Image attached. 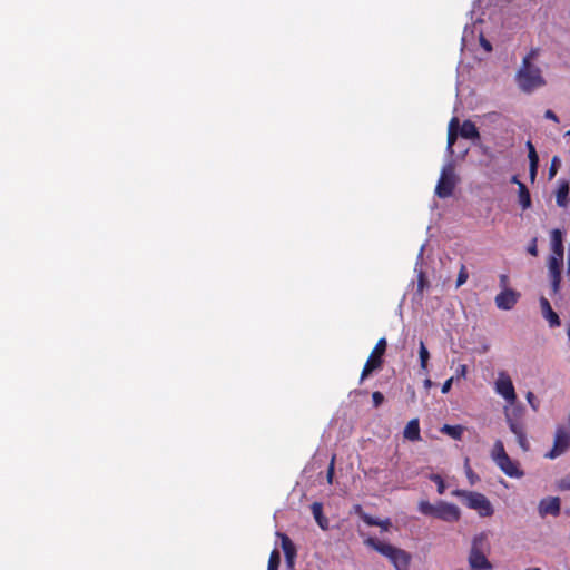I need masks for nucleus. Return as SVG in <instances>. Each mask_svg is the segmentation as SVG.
Returning <instances> with one entry per match:
<instances>
[{"mask_svg": "<svg viewBox=\"0 0 570 570\" xmlns=\"http://www.w3.org/2000/svg\"><path fill=\"white\" fill-rule=\"evenodd\" d=\"M538 55L539 49H531L530 52L523 58L522 66L517 73L518 85L524 92H531L546 83L540 68L533 66L531 62L537 58Z\"/></svg>", "mask_w": 570, "mask_h": 570, "instance_id": "obj_1", "label": "nucleus"}, {"mask_svg": "<svg viewBox=\"0 0 570 570\" xmlns=\"http://www.w3.org/2000/svg\"><path fill=\"white\" fill-rule=\"evenodd\" d=\"M364 544L387 558L395 570H410L412 556L407 551L373 537L365 539Z\"/></svg>", "mask_w": 570, "mask_h": 570, "instance_id": "obj_2", "label": "nucleus"}, {"mask_svg": "<svg viewBox=\"0 0 570 570\" xmlns=\"http://www.w3.org/2000/svg\"><path fill=\"white\" fill-rule=\"evenodd\" d=\"M490 550L491 546L487 532L482 531L472 538L468 557L471 570H492L493 566L488 559Z\"/></svg>", "mask_w": 570, "mask_h": 570, "instance_id": "obj_3", "label": "nucleus"}, {"mask_svg": "<svg viewBox=\"0 0 570 570\" xmlns=\"http://www.w3.org/2000/svg\"><path fill=\"white\" fill-rule=\"evenodd\" d=\"M417 509L422 514L440 519L444 522H456L461 518V511L455 504L442 500L435 504L422 500L419 502Z\"/></svg>", "mask_w": 570, "mask_h": 570, "instance_id": "obj_4", "label": "nucleus"}, {"mask_svg": "<svg viewBox=\"0 0 570 570\" xmlns=\"http://www.w3.org/2000/svg\"><path fill=\"white\" fill-rule=\"evenodd\" d=\"M452 495L461 498L465 507L475 510L482 518L491 517L494 509L490 500L480 492L456 489Z\"/></svg>", "mask_w": 570, "mask_h": 570, "instance_id": "obj_5", "label": "nucleus"}, {"mask_svg": "<svg viewBox=\"0 0 570 570\" xmlns=\"http://www.w3.org/2000/svg\"><path fill=\"white\" fill-rule=\"evenodd\" d=\"M491 458L505 475L517 479H520L524 475V472L519 468V463L511 460V458L505 452L503 442L501 440H497L494 442L491 451Z\"/></svg>", "mask_w": 570, "mask_h": 570, "instance_id": "obj_6", "label": "nucleus"}, {"mask_svg": "<svg viewBox=\"0 0 570 570\" xmlns=\"http://www.w3.org/2000/svg\"><path fill=\"white\" fill-rule=\"evenodd\" d=\"M386 340L384 337L380 338L374 348L372 350L367 361L364 364V367L361 373V381H364L370 374H372L374 371H377L383 365V356L386 351Z\"/></svg>", "mask_w": 570, "mask_h": 570, "instance_id": "obj_7", "label": "nucleus"}, {"mask_svg": "<svg viewBox=\"0 0 570 570\" xmlns=\"http://www.w3.org/2000/svg\"><path fill=\"white\" fill-rule=\"evenodd\" d=\"M505 420L508 422V425L510 428V431L517 436V441L520 445V448L523 451H529L530 444L527 439L524 425L517 420V417L521 414V409L517 407L512 410V413L505 409Z\"/></svg>", "mask_w": 570, "mask_h": 570, "instance_id": "obj_8", "label": "nucleus"}, {"mask_svg": "<svg viewBox=\"0 0 570 570\" xmlns=\"http://www.w3.org/2000/svg\"><path fill=\"white\" fill-rule=\"evenodd\" d=\"M570 448V426H558L554 434L553 446L546 454L548 459H556L562 455Z\"/></svg>", "mask_w": 570, "mask_h": 570, "instance_id": "obj_9", "label": "nucleus"}, {"mask_svg": "<svg viewBox=\"0 0 570 570\" xmlns=\"http://www.w3.org/2000/svg\"><path fill=\"white\" fill-rule=\"evenodd\" d=\"M495 392L501 395L510 405H513L517 401L515 390L512 380L505 372H500L499 377L495 381Z\"/></svg>", "mask_w": 570, "mask_h": 570, "instance_id": "obj_10", "label": "nucleus"}, {"mask_svg": "<svg viewBox=\"0 0 570 570\" xmlns=\"http://www.w3.org/2000/svg\"><path fill=\"white\" fill-rule=\"evenodd\" d=\"M455 188V177L452 167L444 168L435 187V194L440 198H448Z\"/></svg>", "mask_w": 570, "mask_h": 570, "instance_id": "obj_11", "label": "nucleus"}, {"mask_svg": "<svg viewBox=\"0 0 570 570\" xmlns=\"http://www.w3.org/2000/svg\"><path fill=\"white\" fill-rule=\"evenodd\" d=\"M520 297V294L511 288H504L495 296V305L499 309L503 311H510L512 309L515 304L518 303V299Z\"/></svg>", "mask_w": 570, "mask_h": 570, "instance_id": "obj_12", "label": "nucleus"}, {"mask_svg": "<svg viewBox=\"0 0 570 570\" xmlns=\"http://www.w3.org/2000/svg\"><path fill=\"white\" fill-rule=\"evenodd\" d=\"M277 535L281 539V546L285 554L286 563L288 568L292 569L296 558V548L287 534L277 532Z\"/></svg>", "mask_w": 570, "mask_h": 570, "instance_id": "obj_13", "label": "nucleus"}, {"mask_svg": "<svg viewBox=\"0 0 570 570\" xmlns=\"http://www.w3.org/2000/svg\"><path fill=\"white\" fill-rule=\"evenodd\" d=\"M539 513L542 517L547 514L558 515L560 513V499L557 497L542 499L539 504Z\"/></svg>", "mask_w": 570, "mask_h": 570, "instance_id": "obj_14", "label": "nucleus"}, {"mask_svg": "<svg viewBox=\"0 0 570 570\" xmlns=\"http://www.w3.org/2000/svg\"><path fill=\"white\" fill-rule=\"evenodd\" d=\"M540 307L542 316L549 322L550 327L560 326L559 315L552 309L549 301L543 296L540 298Z\"/></svg>", "mask_w": 570, "mask_h": 570, "instance_id": "obj_15", "label": "nucleus"}, {"mask_svg": "<svg viewBox=\"0 0 570 570\" xmlns=\"http://www.w3.org/2000/svg\"><path fill=\"white\" fill-rule=\"evenodd\" d=\"M459 134L464 139L475 140L480 138L475 124L469 119L464 120L462 125L459 124Z\"/></svg>", "mask_w": 570, "mask_h": 570, "instance_id": "obj_16", "label": "nucleus"}, {"mask_svg": "<svg viewBox=\"0 0 570 570\" xmlns=\"http://www.w3.org/2000/svg\"><path fill=\"white\" fill-rule=\"evenodd\" d=\"M404 439L416 442L421 440V432H420V422L419 419H412L407 422L404 431H403Z\"/></svg>", "mask_w": 570, "mask_h": 570, "instance_id": "obj_17", "label": "nucleus"}, {"mask_svg": "<svg viewBox=\"0 0 570 570\" xmlns=\"http://www.w3.org/2000/svg\"><path fill=\"white\" fill-rule=\"evenodd\" d=\"M459 118L453 117L451 118L449 126H448V151L452 155L453 154V146L458 139L459 136Z\"/></svg>", "mask_w": 570, "mask_h": 570, "instance_id": "obj_18", "label": "nucleus"}, {"mask_svg": "<svg viewBox=\"0 0 570 570\" xmlns=\"http://www.w3.org/2000/svg\"><path fill=\"white\" fill-rule=\"evenodd\" d=\"M551 250L553 255L562 256L564 254L563 234L560 229L556 228L551 232Z\"/></svg>", "mask_w": 570, "mask_h": 570, "instance_id": "obj_19", "label": "nucleus"}, {"mask_svg": "<svg viewBox=\"0 0 570 570\" xmlns=\"http://www.w3.org/2000/svg\"><path fill=\"white\" fill-rule=\"evenodd\" d=\"M312 513L314 515V519L316 523L320 525L321 529L327 530L328 529V520L323 514V504L321 502H314L311 505Z\"/></svg>", "mask_w": 570, "mask_h": 570, "instance_id": "obj_20", "label": "nucleus"}, {"mask_svg": "<svg viewBox=\"0 0 570 570\" xmlns=\"http://www.w3.org/2000/svg\"><path fill=\"white\" fill-rule=\"evenodd\" d=\"M440 431H441V433L449 435L453 440L460 441L464 433V426L459 425V424L458 425L444 424L440 429Z\"/></svg>", "mask_w": 570, "mask_h": 570, "instance_id": "obj_21", "label": "nucleus"}, {"mask_svg": "<svg viewBox=\"0 0 570 570\" xmlns=\"http://www.w3.org/2000/svg\"><path fill=\"white\" fill-rule=\"evenodd\" d=\"M569 184L568 181L560 183L557 194L556 203L559 207H566L568 204Z\"/></svg>", "mask_w": 570, "mask_h": 570, "instance_id": "obj_22", "label": "nucleus"}, {"mask_svg": "<svg viewBox=\"0 0 570 570\" xmlns=\"http://www.w3.org/2000/svg\"><path fill=\"white\" fill-rule=\"evenodd\" d=\"M519 203L522 209H528L531 207V196L530 193L523 183H519Z\"/></svg>", "mask_w": 570, "mask_h": 570, "instance_id": "obj_23", "label": "nucleus"}, {"mask_svg": "<svg viewBox=\"0 0 570 570\" xmlns=\"http://www.w3.org/2000/svg\"><path fill=\"white\" fill-rule=\"evenodd\" d=\"M419 356H420V365L422 370L428 368V362L430 358V353L424 344L423 341H420V348H419Z\"/></svg>", "mask_w": 570, "mask_h": 570, "instance_id": "obj_24", "label": "nucleus"}, {"mask_svg": "<svg viewBox=\"0 0 570 570\" xmlns=\"http://www.w3.org/2000/svg\"><path fill=\"white\" fill-rule=\"evenodd\" d=\"M281 563V554L277 549H274L268 559L267 570H278Z\"/></svg>", "mask_w": 570, "mask_h": 570, "instance_id": "obj_25", "label": "nucleus"}, {"mask_svg": "<svg viewBox=\"0 0 570 570\" xmlns=\"http://www.w3.org/2000/svg\"><path fill=\"white\" fill-rule=\"evenodd\" d=\"M562 262H563L562 256L552 255L549 258V267H550L551 272L553 273V275H556L557 273H560L559 269H560V266L562 265Z\"/></svg>", "mask_w": 570, "mask_h": 570, "instance_id": "obj_26", "label": "nucleus"}, {"mask_svg": "<svg viewBox=\"0 0 570 570\" xmlns=\"http://www.w3.org/2000/svg\"><path fill=\"white\" fill-rule=\"evenodd\" d=\"M430 480L436 484V490L439 494H443L445 491V483L443 478L440 474H432Z\"/></svg>", "mask_w": 570, "mask_h": 570, "instance_id": "obj_27", "label": "nucleus"}, {"mask_svg": "<svg viewBox=\"0 0 570 570\" xmlns=\"http://www.w3.org/2000/svg\"><path fill=\"white\" fill-rule=\"evenodd\" d=\"M468 278H469L468 269H466L465 265H461V268L459 271L458 278H456V287L462 286L468 281Z\"/></svg>", "mask_w": 570, "mask_h": 570, "instance_id": "obj_28", "label": "nucleus"}, {"mask_svg": "<svg viewBox=\"0 0 570 570\" xmlns=\"http://www.w3.org/2000/svg\"><path fill=\"white\" fill-rule=\"evenodd\" d=\"M560 165H561L560 158L558 156H554L552 158L550 167H549V179H552L556 176Z\"/></svg>", "mask_w": 570, "mask_h": 570, "instance_id": "obj_29", "label": "nucleus"}, {"mask_svg": "<svg viewBox=\"0 0 570 570\" xmlns=\"http://www.w3.org/2000/svg\"><path fill=\"white\" fill-rule=\"evenodd\" d=\"M429 281L423 272H420L417 275V292L420 294L423 293V291L429 287Z\"/></svg>", "mask_w": 570, "mask_h": 570, "instance_id": "obj_30", "label": "nucleus"}, {"mask_svg": "<svg viewBox=\"0 0 570 570\" xmlns=\"http://www.w3.org/2000/svg\"><path fill=\"white\" fill-rule=\"evenodd\" d=\"M529 161H530L529 176H530L531 181H534V179L537 177V171H538L539 158H532V159H529Z\"/></svg>", "mask_w": 570, "mask_h": 570, "instance_id": "obj_31", "label": "nucleus"}, {"mask_svg": "<svg viewBox=\"0 0 570 570\" xmlns=\"http://www.w3.org/2000/svg\"><path fill=\"white\" fill-rule=\"evenodd\" d=\"M527 401L533 411L537 412L539 410V401L537 400L535 395L531 391H529L527 393Z\"/></svg>", "mask_w": 570, "mask_h": 570, "instance_id": "obj_32", "label": "nucleus"}, {"mask_svg": "<svg viewBox=\"0 0 570 570\" xmlns=\"http://www.w3.org/2000/svg\"><path fill=\"white\" fill-rule=\"evenodd\" d=\"M361 519L367 524V525H371V527H376V524H379V519L367 514L366 512H362L361 514Z\"/></svg>", "mask_w": 570, "mask_h": 570, "instance_id": "obj_33", "label": "nucleus"}, {"mask_svg": "<svg viewBox=\"0 0 570 570\" xmlns=\"http://www.w3.org/2000/svg\"><path fill=\"white\" fill-rule=\"evenodd\" d=\"M372 401H373L374 407H379L384 402V395L380 391H375L372 394Z\"/></svg>", "mask_w": 570, "mask_h": 570, "instance_id": "obj_34", "label": "nucleus"}, {"mask_svg": "<svg viewBox=\"0 0 570 570\" xmlns=\"http://www.w3.org/2000/svg\"><path fill=\"white\" fill-rule=\"evenodd\" d=\"M527 250L532 256H537L538 255V245H537V238L535 237L531 239V242L528 245Z\"/></svg>", "mask_w": 570, "mask_h": 570, "instance_id": "obj_35", "label": "nucleus"}, {"mask_svg": "<svg viewBox=\"0 0 570 570\" xmlns=\"http://www.w3.org/2000/svg\"><path fill=\"white\" fill-rule=\"evenodd\" d=\"M527 148H528V157H529V159L539 158V156L537 154V150H535V147L533 146V144L530 140L527 141Z\"/></svg>", "mask_w": 570, "mask_h": 570, "instance_id": "obj_36", "label": "nucleus"}, {"mask_svg": "<svg viewBox=\"0 0 570 570\" xmlns=\"http://www.w3.org/2000/svg\"><path fill=\"white\" fill-rule=\"evenodd\" d=\"M391 525L392 523L390 519L379 520V524H376V527H380L383 531H387Z\"/></svg>", "mask_w": 570, "mask_h": 570, "instance_id": "obj_37", "label": "nucleus"}, {"mask_svg": "<svg viewBox=\"0 0 570 570\" xmlns=\"http://www.w3.org/2000/svg\"><path fill=\"white\" fill-rule=\"evenodd\" d=\"M452 383H453V377H450L449 380H446L441 387V392L443 394H446L451 390Z\"/></svg>", "mask_w": 570, "mask_h": 570, "instance_id": "obj_38", "label": "nucleus"}, {"mask_svg": "<svg viewBox=\"0 0 570 570\" xmlns=\"http://www.w3.org/2000/svg\"><path fill=\"white\" fill-rule=\"evenodd\" d=\"M333 476H334V458L332 459L331 464L327 470L326 478H327L328 483H332Z\"/></svg>", "mask_w": 570, "mask_h": 570, "instance_id": "obj_39", "label": "nucleus"}, {"mask_svg": "<svg viewBox=\"0 0 570 570\" xmlns=\"http://www.w3.org/2000/svg\"><path fill=\"white\" fill-rule=\"evenodd\" d=\"M559 284H560V273H557L556 275H553V281H552V288H553L554 293L559 289Z\"/></svg>", "mask_w": 570, "mask_h": 570, "instance_id": "obj_40", "label": "nucleus"}, {"mask_svg": "<svg viewBox=\"0 0 570 570\" xmlns=\"http://www.w3.org/2000/svg\"><path fill=\"white\" fill-rule=\"evenodd\" d=\"M466 475L471 484H474L475 481L479 479L478 475L470 468L466 471Z\"/></svg>", "mask_w": 570, "mask_h": 570, "instance_id": "obj_41", "label": "nucleus"}, {"mask_svg": "<svg viewBox=\"0 0 570 570\" xmlns=\"http://www.w3.org/2000/svg\"><path fill=\"white\" fill-rule=\"evenodd\" d=\"M481 46L489 52L492 50V46L489 40H487L484 37H481L480 39Z\"/></svg>", "mask_w": 570, "mask_h": 570, "instance_id": "obj_42", "label": "nucleus"}, {"mask_svg": "<svg viewBox=\"0 0 570 570\" xmlns=\"http://www.w3.org/2000/svg\"><path fill=\"white\" fill-rule=\"evenodd\" d=\"M544 117H546L547 119L553 120V121H556V122H558V121H559V119H558L557 115H556L552 110H550V109H548V110L544 112Z\"/></svg>", "mask_w": 570, "mask_h": 570, "instance_id": "obj_43", "label": "nucleus"}, {"mask_svg": "<svg viewBox=\"0 0 570 570\" xmlns=\"http://www.w3.org/2000/svg\"><path fill=\"white\" fill-rule=\"evenodd\" d=\"M559 488L561 490H570V479H562L560 482H559Z\"/></svg>", "mask_w": 570, "mask_h": 570, "instance_id": "obj_44", "label": "nucleus"}, {"mask_svg": "<svg viewBox=\"0 0 570 570\" xmlns=\"http://www.w3.org/2000/svg\"><path fill=\"white\" fill-rule=\"evenodd\" d=\"M509 277L504 274L500 276V285L504 288H507Z\"/></svg>", "mask_w": 570, "mask_h": 570, "instance_id": "obj_45", "label": "nucleus"}, {"mask_svg": "<svg viewBox=\"0 0 570 570\" xmlns=\"http://www.w3.org/2000/svg\"><path fill=\"white\" fill-rule=\"evenodd\" d=\"M459 374L461 376H465L466 374V366L465 365H461L460 368L458 370Z\"/></svg>", "mask_w": 570, "mask_h": 570, "instance_id": "obj_46", "label": "nucleus"}, {"mask_svg": "<svg viewBox=\"0 0 570 570\" xmlns=\"http://www.w3.org/2000/svg\"><path fill=\"white\" fill-rule=\"evenodd\" d=\"M354 509H355V512H356L360 517H361L362 512H364V511H363V509H362V507H361L360 504L355 505V507H354Z\"/></svg>", "mask_w": 570, "mask_h": 570, "instance_id": "obj_47", "label": "nucleus"}, {"mask_svg": "<svg viewBox=\"0 0 570 570\" xmlns=\"http://www.w3.org/2000/svg\"><path fill=\"white\" fill-rule=\"evenodd\" d=\"M511 181H512L513 184H517L518 186H519V183H521V181L518 179V176H513V177H512V179H511Z\"/></svg>", "mask_w": 570, "mask_h": 570, "instance_id": "obj_48", "label": "nucleus"}, {"mask_svg": "<svg viewBox=\"0 0 570 570\" xmlns=\"http://www.w3.org/2000/svg\"><path fill=\"white\" fill-rule=\"evenodd\" d=\"M424 384H425V386L429 387L431 385V381L428 379V380H425Z\"/></svg>", "mask_w": 570, "mask_h": 570, "instance_id": "obj_49", "label": "nucleus"}, {"mask_svg": "<svg viewBox=\"0 0 570 570\" xmlns=\"http://www.w3.org/2000/svg\"><path fill=\"white\" fill-rule=\"evenodd\" d=\"M525 570H541L540 568H528Z\"/></svg>", "mask_w": 570, "mask_h": 570, "instance_id": "obj_50", "label": "nucleus"}, {"mask_svg": "<svg viewBox=\"0 0 570 570\" xmlns=\"http://www.w3.org/2000/svg\"><path fill=\"white\" fill-rule=\"evenodd\" d=\"M568 135H570V131L568 132Z\"/></svg>", "mask_w": 570, "mask_h": 570, "instance_id": "obj_51", "label": "nucleus"}]
</instances>
